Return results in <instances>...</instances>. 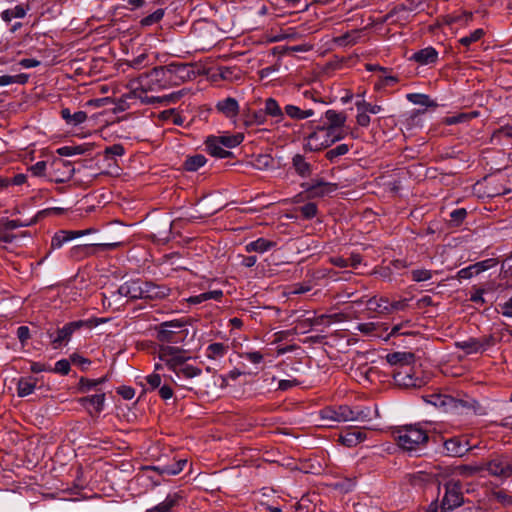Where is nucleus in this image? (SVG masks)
<instances>
[{
	"label": "nucleus",
	"instance_id": "ddd939ff",
	"mask_svg": "<svg viewBox=\"0 0 512 512\" xmlns=\"http://www.w3.org/2000/svg\"><path fill=\"white\" fill-rule=\"evenodd\" d=\"M75 172L72 162L55 159L51 164L50 177L56 183H65L69 181Z\"/></svg>",
	"mask_w": 512,
	"mask_h": 512
},
{
	"label": "nucleus",
	"instance_id": "c756f323",
	"mask_svg": "<svg viewBox=\"0 0 512 512\" xmlns=\"http://www.w3.org/2000/svg\"><path fill=\"white\" fill-rule=\"evenodd\" d=\"M61 117L67 125L78 126L87 120V113L81 110L71 113L69 108H63L61 110Z\"/></svg>",
	"mask_w": 512,
	"mask_h": 512
},
{
	"label": "nucleus",
	"instance_id": "2f4dec72",
	"mask_svg": "<svg viewBox=\"0 0 512 512\" xmlns=\"http://www.w3.org/2000/svg\"><path fill=\"white\" fill-rule=\"evenodd\" d=\"M387 362L391 365L409 366L413 361L414 355L409 352H394L386 356Z\"/></svg>",
	"mask_w": 512,
	"mask_h": 512
},
{
	"label": "nucleus",
	"instance_id": "774afa93",
	"mask_svg": "<svg viewBox=\"0 0 512 512\" xmlns=\"http://www.w3.org/2000/svg\"><path fill=\"white\" fill-rule=\"evenodd\" d=\"M500 312L504 317L512 318V296L506 302L500 304Z\"/></svg>",
	"mask_w": 512,
	"mask_h": 512
},
{
	"label": "nucleus",
	"instance_id": "c03bdc74",
	"mask_svg": "<svg viewBox=\"0 0 512 512\" xmlns=\"http://www.w3.org/2000/svg\"><path fill=\"white\" fill-rule=\"evenodd\" d=\"M87 151V148H85L82 145L77 146H63L57 149V154L60 156H73V155H80L84 154Z\"/></svg>",
	"mask_w": 512,
	"mask_h": 512
},
{
	"label": "nucleus",
	"instance_id": "412c9836",
	"mask_svg": "<svg viewBox=\"0 0 512 512\" xmlns=\"http://www.w3.org/2000/svg\"><path fill=\"white\" fill-rule=\"evenodd\" d=\"M182 495L178 492L169 493L165 499L145 512H173L179 506Z\"/></svg>",
	"mask_w": 512,
	"mask_h": 512
},
{
	"label": "nucleus",
	"instance_id": "b1692460",
	"mask_svg": "<svg viewBox=\"0 0 512 512\" xmlns=\"http://www.w3.org/2000/svg\"><path fill=\"white\" fill-rule=\"evenodd\" d=\"M173 373L178 379H192L200 376L202 370L201 368L190 364L188 360H184L182 364L173 371Z\"/></svg>",
	"mask_w": 512,
	"mask_h": 512
},
{
	"label": "nucleus",
	"instance_id": "c85d7f7f",
	"mask_svg": "<svg viewBox=\"0 0 512 512\" xmlns=\"http://www.w3.org/2000/svg\"><path fill=\"white\" fill-rule=\"evenodd\" d=\"M292 166L295 172L302 178L309 177L312 174V166L301 154H296L292 158Z\"/></svg>",
	"mask_w": 512,
	"mask_h": 512
},
{
	"label": "nucleus",
	"instance_id": "e2e57ef3",
	"mask_svg": "<svg viewBox=\"0 0 512 512\" xmlns=\"http://www.w3.org/2000/svg\"><path fill=\"white\" fill-rule=\"evenodd\" d=\"M357 108H358V110H364V112L371 113V114H378L383 110L382 106L377 105V104H371L366 101L357 103Z\"/></svg>",
	"mask_w": 512,
	"mask_h": 512
},
{
	"label": "nucleus",
	"instance_id": "dca6fc26",
	"mask_svg": "<svg viewBox=\"0 0 512 512\" xmlns=\"http://www.w3.org/2000/svg\"><path fill=\"white\" fill-rule=\"evenodd\" d=\"M215 111L235 123L240 112V105L235 98L229 96L216 102Z\"/></svg>",
	"mask_w": 512,
	"mask_h": 512
},
{
	"label": "nucleus",
	"instance_id": "c9c22d12",
	"mask_svg": "<svg viewBox=\"0 0 512 512\" xmlns=\"http://www.w3.org/2000/svg\"><path fill=\"white\" fill-rule=\"evenodd\" d=\"M361 31L360 30H353L350 32H347L341 36L335 37L333 39V42L341 47L351 46L358 42L360 38Z\"/></svg>",
	"mask_w": 512,
	"mask_h": 512
},
{
	"label": "nucleus",
	"instance_id": "4be33fe9",
	"mask_svg": "<svg viewBox=\"0 0 512 512\" xmlns=\"http://www.w3.org/2000/svg\"><path fill=\"white\" fill-rule=\"evenodd\" d=\"M264 113L266 117L274 120V123L279 124L284 120V108L281 107L279 102L273 98L268 97L264 100Z\"/></svg>",
	"mask_w": 512,
	"mask_h": 512
},
{
	"label": "nucleus",
	"instance_id": "393cba45",
	"mask_svg": "<svg viewBox=\"0 0 512 512\" xmlns=\"http://www.w3.org/2000/svg\"><path fill=\"white\" fill-rule=\"evenodd\" d=\"M315 114L313 109H302L294 104H287L284 106V117L287 116L292 120H304L312 117Z\"/></svg>",
	"mask_w": 512,
	"mask_h": 512
},
{
	"label": "nucleus",
	"instance_id": "9b49d317",
	"mask_svg": "<svg viewBox=\"0 0 512 512\" xmlns=\"http://www.w3.org/2000/svg\"><path fill=\"white\" fill-rule=\"evenodd\" d=\"M186 464L187 459L176 458L175 456H173L171 461H168L167 463H162L161 460H159L158 464L145 466L143 467V469L154 471L162 477L176 476L184 470Z\"/></svg>",
	"mask_w": 512,
	"mask_h": 512
},
{
	"label": "nucleus",
	"instance_id": "e433bc0d",
	"mask_svg": "<svg viewBox=\"0 0 512 512\" xmlns=\"http://www.w3.org/2000/svg\"><path fill=\"white\" fill-rule=\"evenodd\" d=\"M335 189L334 184H330L324 181H317L306 187V191L314 196H323L330 193Z\"/></svg>",
	"mask_w": 512,
	"mask_h": 512
},
{
	"label": "nucleus",
	"instance_id": "0e129e2a",
	"mask_svg": "<svg viewBox=\"0 0 512 512\" xmlns=\"http://www.w3.org/2000/svg\"><path fill=\"white\" fill-rule=\"evenodd\" d=\"M241 357L253 364H259L263 361V355L259 351H248L241 354Z\"/></svg>",
	"mask_w": 512,
	"mask_h": 512
},
{
	"label": "nucleus",
	"instance_id": "aec40b11",
	"mask_svg": "<svg viewBox=\"0 0 512 512\" xmlns=\"http://www.w3.org/2000/svg\"><path fill=\"white\" fill-rule=\"evenodd\" d=\"M79 403L86 408L90 414H99L104 409L105 393L82 397L79 399Z\"/></svg>",
	"mask_w": 512,
	"mask_h": 512
},
{
	"label": "nucleus",
	"instance_id": "6e6d98bb",
	"mask_svg": "<svg viewBox=\"0 0 512 512\" xmlns=\"http://www.w3.org/2000/svg\"><path fill=\"white\" fill-rule=\"evenodd\" d=\"M458 472L463 476H473L483 472V464L480 463L477 465H461L458 467Z\"/></svg>",
	"mask_w": 512,
	"mask_h": 512
},
{
	"label": "nucleus",
	"instance_id": "603ef678",
	"mask_svg": "<svg viewBox=\"0 0 512 512\" xmlns=\"http://www.w3.org/2000/svg\"><path fill=\"white\" fill-rule=\"evenodd\" d=\"M413 326L411 320H406L402 323L396 324L391 328V331L388 337H393L397 335H409L410 332L405 330V328H411Z\"/></svg>",
	"mask_w": 512,
	"mask_h": 512
},
{
	"label": "nucleus",
	"instance_id": "5fc2aeb1",
	"mask_svg": "<svg viewBox=\"0 0 512 512\" xmlns=\"http://www.w3.org/2000/svg\"><path fill=\"white\" fill-rule=\"evenodd\" d=\"M406 97L409 102L416 104V105H422V106H430L431 105L430 97L426 94L410 93V94H407Z\"/></svg>",
	"mask_w": 512,
	"mask_h": 512
},
{
	"label": "nucleus",
	"instance_id": "f03ea898",
	"mask_svg": "<svg viewBox=\"0 0 512 512\" xmlns=\"http://www.w3.org/2000/svg\"><path fill=\"white\" fill-rule=\"evenodd\" d=\"M393 436L398 446L410 453L423 450L429 439L428 432L419 423L400 426Z\"/></svg>",
	"mask_w": 512,
	"mask_h": 512
},
{
	"label": "nucleus",
	"instance_id": "09e8293b",
	"mask_svg": "<svg viewBox=\"0 0 512 512\" xmlns=\"http://www.w3.org/2000/svg\"><path fill=\"white\" fill-rule=\"evenodd\" d=\"M267 122L266 114L264 113V109H260L258 111H254L251 116L246 120L245 124L247 126L252 125H264Z\"/></svg>",
	"mask_w": 512,
	"mask_h": 512
},
{
	"label": "nucleus",
	"instance_id": "052dcab7",
	"mask_svg": "<svg viewBox=\"0 0 512 512\" xmlns=\"http://www.w3.org/2000/svg\"><path fill=\"white\" fill-rule=\"evenodd\" d=\"M300 212L305 219H312L317 214V205L315 203L309 202L300 207Z\"/></svg>",
	"mask_w": 512,
	"mask_h": 512
},
{
	"label": "nucleus",
	"instance_id": "a19ab883",
	"mask_svg": "<svg viewBox=\"0 0 512 512\" xmlns=\"http://www.w3.org/2000/svg\"><path fill=\"white\" fill-rule=\"evenodd\" d=\"M425 402L436 407H445L452 401V398L446 395L432 393L423 396Z\"/></svg>",
	"mask_w": 512,
	"mask_h": 512
},
{
	"label": "nucleus",
	"instance_id": "2eb2a0df",
	"mask_svg": "<svg viewBox=\"0 0 512 512\" xmlns=\"http://www.w3.org/2000/svg\"><path fill=\"white\" fill-rule=\"evenodd\" d=\"M443 447L445 454L451 457H462L471 449L469 441L461 436L446 439L443 443Z\"/></svg>",
	"mask_w": 512,
	"mask_h": 512
},
{
	"label": "nucleus",
	"instance_id": "de8ad7c7",
	"mask_svg": "<svg viewBox=\"0 0 512 512\" xmlns=\"http://www.w3.org/2000/svg\"><path fill=\"white\" fill-rule=\"evenodd\" d=\"M105 378H99V379H88V378H80L79 380V390L81 392H88L98 386L99 384H102L105 382Z\"/></svg>",
	"mask_w": 512,
	"mask_h": 512
},
{
	"label": "nucleus",
	"instance_id": "39448f33",
	"mask_svg": "<svg viewBox=\"0 0 512 512\" xmlns=\"http://www.w3.org/2000/svg\"><path fill=\"white\" fill-rule=\"evenodd\" d=\"M483 471L488 475L500 479L512 477V456L506 453H494L482 462Z\"/></svg>",
	"mask_w": 512,
	"mask_h": 512
},
{
	"label": "nucleus",
	"instance_id": "a878e982",
	"mask_svg": "<svg viewBox=\"0 0 512 512\" xmlns=\"http://www.w3.org/2000/svg\"><path fill=\"white\" fill-rule=\"evenodd\" d=\"M277 246V242L266 239V238H258L254 241H251L245 245V251L248 253L257 252V253H265L274 247Z\"/></svg>",
	"mask_w": 512,
	"mask_h": 512
},
{
	"label": "nucleus",
	"instance_id": "ea45409f",
	"mask_svg": "<svg viewBox=\"0 0 512 512\" xmlns=\"http://www.w3.org/2000/svg\"><path fill=\"white\" fill-rule=\"evenodd\" d=\"M219 140L218 143H221L225 148H235L242 143L244 140V135L241 133L233 134V135H223L217 136Z\"/></svg>",
	"mask_w": 512,
	"mask_h": 512
},
{
	"label": "nucleus",
	"instance_id": "8fccbe9b",
	"mask_svg": "<svg viewBox=\"0 0 512 512\" xmlns=\"http://www.w3.org/2000/svg\"><path fill=\"white\" fill-rule=\"evenodd\" d=\"M71 360L61 359L58 360L53 368H50L49 372H53L60 375H67L70 372Z\"/></svg>",
	"mask_w": 512,
	"mask_h": 512
},
{
	"label": "nucleus",
	"instance_id": "9d476101",
	"mask_svg": "<svg viewBox=\"0 0 512 512\" xmlns=\"http://www.w3.org/2000/svg\"><path fill=\"white\" fill-rule=\"evenodd\" d=\"M122 245V242H111V243H98V244H85L76 245L69 251L70 257L75 260H81L86 258L97 251L113 250Z\"/></svg>",
	"mask_w": 512,
	"mask_h": 512
},
{
	"label": "nucleus",
	"instance_id": "cd10ccee",
	"mask_svg": "<svg viewBox=\"0 0 512 512\" xmlns=\"http://www.w3.org/2000/svg\"><path fill=\"white\" fill-rule=\"evenodd\" d=\"M366 439V433L362 430H348L340 435V441L347 447H354Z\"/></svg>",
	"mask_w": 512,
	"mask_h": 512
},
{
	"label": "nucleus",
	"instance_id": "338daca9",
	"mask_svg": "<svg viewBox=\"0 0 512 512\" xmlns=\"http://www.w3.org/2000/svg\"><path fill=\"white\" fill-rule=\"evenodd\" d=\"M501 137H507L512 139V125H505L497 129L493 135L492 138H501Z\"/></svg>",
	"mask_w": 512,
	"mask_h": 512
},
{
	"label": "nucleus",
	"instance_id": "7ed1b4c3",
	"mask_svg": "<svg viewBox=\"0 0 512 512\" xmlns=\"http://www.w3.org/2000/svg\"><path fill=\"white\" fill-rule=\"evenodd\" d=\"M320 418L325 425L333 427V423L348 421L364 422L370 419V410L367 408L352 409L347 405L328 406L319 411Z\"/></svg>",
	"mask_w": 512,
	"mask_h": 512
},
{
	"label": "nucleus",
	"instance_id": "6e6552de",
	"mask_svg": "<svg viewBox=\"0 0 512 512\" xmlns=\"http://www.w3.org/2000/svg\"><path fill=\"white\" fill-rule=\"evenodd\" d=\"M158 358L169 370L172 372L180 365L184 360H189L186 351L178 346L160 344L157 349Z\"/></svg>",
	"mask_w": 512,
	"mask_h": 512
},
{
	"label": "nucleus",
	"instance_id": "f257e3e1",
	"mask_svg": "<svg viewBox=\"0 0 512 512\" xmlns=\"http://www.w3.org/2000/svg\"><path fill=\"white\" fill-rule=\"evenodd\" d=\"M194 66L188 63L171 62L167 65L154 67L151 71L139 76V83L145 92H157L179 86L194 79Z\"/></svg>",
	"mask_w": 512,
	"mask_h": 512
},
{
	"label": "nucleus",
	"instance_id": "13d9d810",
	"mask_svg": "<svg viewBox=\"0 0 512 512\" xmlns=\"http://www.w3.org/2000/svg\"><path fill=\"white\" fill-rule=\"evenodd\" d=\"M36 221H37L36 218H33L30 221H26V222L15 219V220H7L6 222L3 223V225L6 227V229H8L9 231H12V230L20 228V227H28V226L36 223Z\"/></svg>",
	"mask_w": 512,
	"mask_h": 512
},
{
	"label": "nucleus",
	"instance_id": "4d7b16f0",
	"mask_svg": "<svg viewBox=\"0 0 512 512\" xmlns=\"http://www.w3.org/2000/svg\"><path fill=\"white\" fill-rule=\"evenodd\" d=\"M466 216H467V211L465 208L454 209L450 213V222L454 226H459L465 220Z\"/></svg>",
	"mask_w": 512,
	"mask_h": 512
},
{
	"label": "nucleus",
	"instance_id": "bf43d9fd",
	"mask_svg": "<svg viewBox=\"0 0 512 512\" xmlns=\"http://www.w3.org/2000/svg\"><path fill=\"white\" fill-rule=\"evenodd\" d=\"M494 499L504 507L512 506V495L505 490H498L493 493Z\"/></svg>",
	"mask_w": 512,
	"mask_h": 512
},
{
	"label": "nucleus",
	"instance_id": "bb28decb",
	"mask_svg": "<svg viewBox=\"0 0 512 512\" xmlns=\"http://www.w3.org/2000/svg\"><path fill=\"white\" fill-rule=\"evenodd\" d=\"M217 140H219L217 136H210L207 138L205 144L209 154L221 159L229 157L232 153L226 150L221 143L217 142Z\"/></svg>",
	"mask_w": 512,
	"mask_h": 512
},
{
	"label": "nucleus",
	"instance_id": "864d4df0",
	"mask_svg": "<svg viewBox=\"0 0 512 512\" xmlns=\"http://www.w3.org/2000/svg\"><path fill=\"white\" fill-rule=\"evenodd\" d=\"M399 82V78L394 75H381L378 79V81L375 83L376 89H383L385 87H391L394 86L396 83Z\"/></svg>",
	"mask_w": 512,
	"mask_h": 512
},
{
	"label": "nucleus",
	"instance_id": "680f3d73",
	"mask_svg": "<svg viewBox=\"0 0 512 512\" xmlns=\"http://www.w3.org/2000/svg\"><path fill=\"white\" fill-rule=\"evenodd\" d=\"M378 329V324L374 322L360 323L357 325V330L365 335L375 336Z\"/></svg>",
	"mask_w": 512,
	"mask_h": 512
},
{
	"label": "nucleus",
	"instance_id": "0eeeda50",
	"mask_svg": "<svg viewBox=\"0 0 512 512\" xmlns=\"http://www.w3.org/2000/svg\"><path fill=\"white\" fill-rule=\"evenodd\" d=\"M83 327H91V322L87 320H77L66 323L62 328H58L56 332H49L50 342L53 348L57 349L67 344L72 335Z\"/></svg>",
	"mask_w": 512,
	"mask_h": 512
},
{
	"label": "nucleus",
	"instance_id": "a211bd4d",
	"mask_svg": "<svg viewBox=\"0 0 512 512\" xmlns=\"http://www.w3.org/2000/svg\"><path fill=\"white\" fill-rule=\"evenodd\" d=\"M171 289L151 281H143V298L147 300H162L170 295Z\"/></svg>",
	"mask_w": 512,
	"mask_h": 512
},
{
	"label": "nucleus",
	"instance_id": "423d86ee",
	"mask_svg": "<svg viewBox=\"0 0 512 512\" xmlns=\"http://www.w3.org/2000/svg\"><path fill=\"white\" fill-rule=\"evenodd\" d=\"M325 118L327 120V126L322 127L321 131L326 133L330 143L343 139L345 133L342 128L347 119L346 114L344 112L329 109L325 112Z\"/></svg>",
	"mask_w": 512,
	"mask_h": 512
},
{
	"label": "nucleus",
	"instance_id": "f3484780",
	"mask_svg": "<svg viewBox=\"0 0 512 512\" xmlns=\"http://www.w3.org/2000/svg\"><path fill=\"white\" fill-rule=\"evenodd\" d=\"M90 233V230H79V231H72V230H60L54 234V236L51 239L50 249L51 250H57L62 248L66 243L72 241L73 239H76L78 237L87 235Z\"/></svg>",
	"mask_w": 512,
	"mask_h": 512
},
{
	"label": "nucleus",
	"instance_id": "6ab92c4d",
	"mask_svg": "<svg viewBox=\"0 0 512 512\" xmlns=\"http://www.w3.org/2000/svg\"><path fill=\"white\" fill-rule=\"evenodd\" d=\"M143 281L136 279L124 282L119 286L117 293L129 299H142L143 298Z\"/></svg>",
	"mask_w": 512,
	"mask_h": 512
},
{
	"label": "nucleus",
	"instance_id": "4c0bfd02",
	"mask_svg": "<svg viewBox=\"0 0 512 512\" xmlns=\"http://www.w3.org/2000/svg\"><path fill=\"white\" fill-rule=\"evenodd\" d=\"M227 352L228 346L220 342L211 343L206 348V356L212 360H217L224 357Z\"/></svg>",
	"mask_w": 512,
	"mask_h": 512
},
{
	"label": "nucleus",
	"instance_id": "3c124183",
	"mask_svg": "<svg viewBox=\"0 0 512 512\" xmlns=\"http://www.w3.org/2000/svg\"><path fill=\"white\" fill-rule=\"evenodd\" d=\"M433 277V272L428 269H415L411 271V279L414 282L428 281Z\"/></svg>",
	"mask_w": 512,
	"mask_h": 512
},
{
	"label": "nucleus",
	"instance_id": "79ce46f5",
	"mask_svg": "<svg viewBox=\"0 0 512 512\" xmlns=\"http://www.w3.org/2000/svg\"><path fill=\"white\" fill-rule=\"evenodd\" d=\"M29 75L25 73H20L17 75H1L0 76V86H7L14 83L17 84H26L28 82Z\"/></svg>",
	"mask_w": 512,
	"mask_h": 512
},
{
	"label": "nucleus",
	"instance_id": "f704fd0d",
	"mask_svg": "<svg viewBox=\"0 0 512 512\" xmlns=\"http://www.w3.org/2000/svg\"><path fill=\"white\" fill-rule=\"evenodd\" d=\"M28 11V6L23 4L16 5L12 8L6 9L1 12V19L4 22H10L14 18H24Z\"/></svg>",
	"mask_w": 512,
	"mask_h": 512
},
{
	"label": "nucleus",
	"instance_id": "37998d69",
	"mask_svg": "<svg viewBox=\"0 0 512 512\" xmlns=\"http://www.w3.org/2000/svg\"><path fill=\"white\" fill-rule=\"evenodd\" d=\"M165 15V10L163 8H159L155 10L153 13L147 15L146 17L140 20V24L143 27H149L154 24L160 22Z\"/></svg>",
	"mask_w": 512,
	"mask_h": 512
},
{
	"label": "nucleus",
	"instance_id": "a18cd8bd",
	"mask_svg": "<svg viewBox=\"0 0 512 512\" xmlns=\"http://www.w3.org/2000/svg\"><path fill=\"white\" fill-rule=\"evenodd\" d=\"M484 34V30L478 28L472 31L469 35L460 38L459 43L465 47H469L472 43L479 41L484 36Z\"/></svg>",
	"mask_w": 512,
	"mask_h": 512
},
{
	"label": "nucleus",
	"instance_id": "1a4fd4ad",
	"mask_svg": "<svg viewBox=\"0 0 512 512\" xmlns=\"http://www.w3.org/2000/svg\"><path fill=\"white\" fill-rule=\"evenodd\" d=\"M463 503L462 486L459 482L449 481L445 484V493L441 501L443 512L451 511Z\"/></svg>",
	"mask_w": 512,
	"mask_h": 512
},
{
	"label": "nucleus",
	"instance_id": "58836bf2",
	"mask_svg": "<svg viewBox=\"0 0 512 512\" xmlns=\"http://www.w3.org/2000/svg\"><path fill=\"white\" fill-rule=\"evenodd\" d=\"M207 162V159L204 155L196 154L194 156L188 157L184 162V168L186 171H197L201 167H203Z\"/></svg>",
	"mask_w": 512,
	"mask_h": 512
},
{
	"label": "nucleus",
	"instance_id": "5701e85b",
	"mask_svg": "<svg viewBox=\"0 0 512 512\" xmlns=\"http://www.w3.org/2000/svg\"><path fill=\"white\" fill-rule=\"evenodd\" d=\"M410 59L419 65H430L437 62L438 52L434 47L428 46L415 52Z\"/></svg>",
	"mask_w": 512,
	"mask_h": 512
},
{
	"label": "nucleus",
	"instance_id": "69168bd1",
	"mask_svg": "<svg viewBox=\"0 0 512 512\" xmlns=\"http://www.w3.org/2000/svg\"><path fill=\"white\" fill-rule=\"evenodd\" d=\"M107 157L109 156H123L125 154V148L121 144H114L112 146L106 147L104 151Z\"/></svg>",
	"mask_w": 512,
	"mask_h": 512
},
{
	"label": "nucleus",
	"instance_id": "20e7f679",
	"mask_svg": "<svg viewBox=\"0 0 512 512\" xmlns=\"http://www.w3.org/2000/svg\"><path fill=\"white\" fill-rule=\"evenodd\" d=\"M182 320L162 322L155 327L156 339L161 344H179L187 337L188 331Z\"/></svg>",
	"mask_w": 512,
	"mask_h": 512
},
{
	"label": "nucleus",
	"instance_id": "49530a36",
	"mask_svg": "<svg viewBox=\"0 0 512 512\" xmlns=\"http://www.w3.org/2000/svg\"><path fill=\"white\" fill-rule=\"evenodd\" d=\"M350 150V147L348 144H339L333 149H330L326 152V158L333 162L336 158L343 156L347 154Z\"/></svg>",
	"mask_w": 512,
	"mask_h": 512
},
{
	"label": "nucleus",
	"instance_id": "4468645a",
	"mask_svg": "<svg viewBox=\"0 0 512 512\" xmlns=\"http://www.w3.org/2000/svg\"><path fill=\"white\" fill-rule=\"evenodd\" d=\"M456 347L463 350L466 354H475L484 352L488 347L493 345L491 336H483L481 338H468L455 343Z\"/></svg>",
	"mask_w": 512,
	"mask_h": 512
},
{
	"label": "nucleus",
	"instance_id": "7c9ffc66",
	"mask_svg": "<svg viewBox=\"0 0 512 512\" xmlns=\"http://www.w3.org/2000/svg\"><path fill=\"white\" fill-rule=\"evenodd\" d=\"M367 308L371 311L381 313V314H389L391 313L390 302L387 298H377L372 297L367 301Z\"/></svg>",
	"mask_w": 512,
	"mask_h": 512
},
{
	"label": "nucleus",
	"instance_id": "72a5a7b5",
	"mask_svg": "<svg viewBox=\"0 0 512 512\" xmlns=\"http://www.w3.org/2000/svg\"><path fill=\"white\" fill-rule=\"evenodd\" d=\"M480 115L479 111L462 112L457 115L447 116L443 119L446 125H455L459 123L469 122Z\"/></svg>",
	"mask_w": 512,
	"mask_h": 512
},
{
	"label": "nucleus",
	"instance_id": "f8f14e48",
	"mask_svg": "<svg viewBox=\"0 0 512 512\" xmlns=\"http://www.w3.org/2000/svg\"><path fill=\"white\" fill-rule=\"evenodd\" d=\"M394 383L403 388H420L424 385L421 378L415 377L410 366H401L393 371Z\"/></svg>",
	"mask_w": 512,
	"mask_h": 512
},
{
	"label": "nucleus",
	"instance_id": "473e14b6",
	"mask_svg": "<svg viewBox=\"0 0 512 512\" xmlns=\"http://www.w3.org/2000/svg\"><path fill=\"white\" fill-rule=\"evenodd\" d=\"M37 379L34 377L21 378L17 386V394L19 397H26L32 394L36 388Z\"/></svg>",
	"mask_w": 512,
	"mask_h": 512
}]
</instances>
